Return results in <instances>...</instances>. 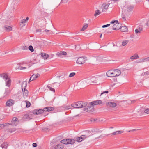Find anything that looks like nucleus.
<instances>
[{"label": "nucleus", "instance_id": "nucleus-61", "mask_svg": "<svg viewBox=\"0 0 149 149\" xmlns=\"http://www.w3.org/2000/svg\"><path fill=\"white\" fill-rule=\"evenodd\" d=\"M84 61H87V60H88V59H87V57H86L85 58L84 57Z\"/></svg>", "mask_w": 149, "mask_h": 149}, {"label": "nucleus", "instance_id": "nucleus-17", "mask_svg": "<svg viewBox=\"0 0 149 149\" xmlns=\"http://www.w3.org/2000/svg\"><path fill=\"white\" fill-rule=\"evenodd\" d=\"M123 132L122 131H118L115 132H114L113 133L107 134L106 135V136H107L108 135H111V134H112L113 135H116L118 134H121V133H122Z\"/></svg>", "mask_w": 149, "mask_h": 149}, {"label": "nucleus", "instance_id": "nucleus-51", "mask_svg": "<svg viewBox=\"0 0 149 149\" xmlns=\"http://www.w3.org/2000/svg\"><path fill=\"white\" fill-rule=\"evenodd\" d=\"M67 0H61V3H65L67 2Z\"/></svg>", "mask_w": 149, "mask_h": 149}, {"label": "nucleus", "instance_id": "nucleus-15", "mask_svg": "<svg viewBox=\"0 0 149 149\" xmlns=\"http://www.w3.org/2000/svg\"><path fill=\"white\" fill-rule=\"evenodd\" d=\"M44 112L50 111L54 110V108L52 107H48L44 108Z\"/></svg>", "mask_w": 149, "mask_h": 149}, {"label": "nucleus", "instance_id": "nucleus-53", "mask_svg": "<svg viewBox=\"0 0 149 149\" xmlns=\"http://www.w3.org/2000/svg\"><path fill=\"white\" fill-rule=\"evenodd\" d=\"M26 21L24 19H23V20H21V22L22 24H24V23H25Z\"/></svg>", "mask_w": 149, "mask_h": 149}, {"label": "nucleus", "instance_id": "nucleus-32", "mask_svg": "<svg viewBox=\"0 0 149 149\" xmlns=\"http://www.w3.org/2000/svg\"><path fill=\"white\" fill-rule=\"evenodd\" d=\"M101 13V12L100 10H97L95 11V13L94 15V16L96 17V16L100 14Z\"/></svg>", "mask_w": 149, "mask_h": 149}, {"label": "nucleus", "instance_id": "nucleus-11", "mask_svg": "<svg viewBox=\"0 0 149 149\" xmlns=\"http://www.w3.org/2000/svg\"><path fill=\"white\" fill-rule=\"evenodd\" d=\"M102 103V100H95L91 102V105L94 106L97 104H101Z\"/></svg>", "mask_w": 149, "mask_h": 149}, {"label": "nucleus", "instance_id": "nucleus-13", "mask_svg": "<svg viewBox=\"0 0 149 149\" xmlns=\"http://www.w3.org/2000/svg\"><path fill=\"white\" fill-rule=\"evenodd\" d=\"M14 101L12 99H10L7 101L6 102V105L7 106L10 107L14 104Z\"/></svg>", "mask_w": 149, "mask_h": 149}, {"label": "nucleus", "instance_id": "nucleus-43", "mask_svg": "<svg viewBox=\"0 0 149 149\" xmlns=\"http://www.w3.org/2000/svg\"><path fill=\"white\" fill-rule=\"evenodd\" d=\"M118 20H113V21H112L111 22H110V23L111 24H114L115 23H118Z\"/></svg>", "mask_w": 149, "mask_h": 149}, {"label": "nucleus", "instance_id": "nucleus-44", "mask_svg": "<svg viewBox=\"0 0 149 149\" xmlns=\"http://www.w3.org/2000/svg\"><path fill=\"white\" fill-rule=\"evenodd\" d=\"M27 68L26 67H21L20 66H19V68H19L20 70H22L23 69H26Z\"/></svg>", "mask_w": 149, "mask_h": 149}, {"label": "nucleus", "instance_id": "nucleus-50", "mask_svg": "<svg viewBox=\"0 0 149 149\" xmlns=\"http://www.w3.org/2000/svg\"><path fill=\"white\" fill-rule=\"evenodd\" d=\"M32 146L33 147H36L37 146V145L36 143H34L33 144Z\"/></svg>", "mask_w": 149, "mask_h": 149}, {"label": "nucleus", "instance_id": "nucleus-14", "mask_svg": "<svg viewBox=\"0 0 149 149\" xmlns=\"http://www.w3.org/2000/svg\"><path fill=\"white\" fill-rule=\"evenodd\" d=\"M23 97L24 98L27 97L28 95V91L26 89H22Z\"/></svg>", "mask_w": 149, "mask_h": 149}, {"label": "nucleus", "instance_id": "nucleus-40", "mask_svg": "<svg viewBox=\"0 0 149 149\" xmlns=\"http://www.w3.org/2000/svg\"><path fill=\"white\" fill-rule=\"evenodd\" d=\"M128 41H127V40L124 41L122 42V45L123 46H124L127 44L128 43Z\"/></svg>", "mask_w": 149, "mask_h": 149}, {"label": "nucleus", "instance_id": "nucleus-46", "mask_svg": "<svg viewBox=\"0 0 149 149\" xmlns=\"http://www.w3.org/2000/svg\"><path fill=\"white\" fill-rule=\"evenodd\" d=\"M141 61H142L141 59L140 60H137L136 61V63H140L141 62H141Z\"/></svg>", "mask_w": 149, "mask_h": 149}, {"label": "nucleus", "instance_id": "nucleus-25", "mask_svg": "<svg viewBox=\"0 0 149 149\" xmlns=\"http://www.w3.org/2000/svg\"><path fill=\"white\" fill-rule=\"evenodd\" d=\"M27 85L26 82L24 81L22 84V89H26Z\"/></svg>", "mask_w": 149, "mask_h": 149}, {"label": "nucleus", "instance_id": "nucleus-54", "mask_svg": "<svg viewBox=\"0 0 149 149\" xmlns=\"http://www.w3.org/2000/svg\"><path fill=\"white\" fill-rule=\"evenodd\" d=\"M41 30H42L40 29H37L36 30V32H41Z\"/></svg>", "mask_w": 149, "mask_h": 149}, {"label": "nucleus", "instance_id": "nucleus-16", "mask_svg": "<svg viewBox=\"0 0 149 149\" xmlns=\"http://www.w3.org/2000/svg\"><path fill=\"white\" fill-rule=\"evenodd\" d=\"M120 30L121 31L123 32H127L128 31L127 28L125 26H123L120 27Z\"/></svg>", "mask_w": 149, "mask_h": 149}, {"label": "nucleus", "instance_id": "nucleus-47", "mask_svg": "<svg viewBox=\"0 0 149 149\" xmlns=\"http://www.w3.org/2000/svg\"><path fill=\"white\" fill-rule=\"evenodd\" d=\"M88 24H84V30L86 29L88 26Z\"/></svg>", "mask_w": 149, "mask_h": 149}, {"label": "nucleus", "instance_id": "nucleus-26", "mask_svg": "<svg viewBox=\"0 0 149 149\" xmlns=\"http://www.w3.org/2000/svg\"><path fill=\"white\" fill-rule=\"evenodd\" d=\"M16 130V129L15 128H9L8 129L7 131L8 132L11 133H12L15 131Z\"/></svg>", "mask_w": 149, "mask_h": 149}, {"label": "nucleus", "instance_id": "nucleus-35", "mask_svg": "<svg viewBox=\"0 0 149 149\" xmlns=\"http://www.w3.org/2000/svg\"><path fill=\"white\" fill-rule=\"evenodd\" d=\"M8 145V144L7 143H3L2 144L1 146L3 148H5L7 147Z\"/></svg>", "mask_w": 149, "mask_h": 149}, {"label": "nucleus", "instance_id": "nucleus-45", "mask_svg": "<svg viewBox=\"0 0 149 149\" xmlns=\"http://www.w3.org/2000/svg\"><path fill=\"white\" fill-rule=\"evenodd\" d=\"M110 25V24H108L106 25H103V26H102V27L103 28L109 26Z\"/></svg>", "mask_w": 149, "mask_h": 149}, {"label": "nucleus", "instance_id": "nucleus-19", "mask_svg": "<svg viewBox=\"0 0 149 149\" xmlns=\"http://www.w3.org/2000/svg\"><path fill=\"white\" fill-rule=\"evenodd\" d=\"M142 30L143 28L142 27H139L135 30V32L136 34H139L141 33Z\"/></svg>", "mask_w": 149, "mask_h": 149}, {"label": "nucleus", "instance_id": "nucleus-60", "mask_svg": "<svg viewBox=\"0 0 149 149\" xmlns=\"http://www.w3.org/2000/svg\"><path fill=\"white\" fill-rule=\"evenodd\" d=\"M81 31H84V25L83 26L82 28L81 29Z\"/></svg>", "mask_w": 149, "mask_h": 149}, {"label": "nucleus", "instance_id": "nucleus-21", "mask_svg": "<svg viewBox=\"0 0 149 149\" xmlns=\"http://www.w3.org/2000/svg\"><path fill=\"white\" fill-rule=\"evenodd\" d=\"M64 147L62 144H59L54 147L55 149H63Z\"/></svg>", "mask_w": 149, "mask_h": 149}, {"label": "nucleus", "instance_id": "nucleus-49", "mask_svg": "<svg viewBox=\"0 0 149 149\" xmlns=\"http://www.w3.org/2000/svg\"><path fill=\"white\" fill-rule=\"evenodd\" d=\"M61 53H62V55H63L65 56L67 55V53L63 51L61 52Z\"/></svg>", "mask_w": 149, "mask_h": 149}, {"label": "nucleus", "instance_id": "nucleus-58", "mask_svg": "<svg viewBox=\"0 0 149 149\" xmlns=\"http://www.w3.org/2000/svg\"><path fill=\"white\" fill-rule=\"evenodd\" d=\"M135 102V100H133L131 101V102L132 103H134Z\"/></svg>", "mask_w": 149, "mask_h": 149}, {"label": "nucleus", "instance_id": "nucleus-28", "mask_svg": "<svg viewBox=\"0 0 149 149\" xmlns=\"http://www.w3.org/2000/svg\"><path fill=\"white\" fill-rule=\"evenodd\" d=\"M139 58V56L137 54H135L134 55L131 57L130 59L131 60H134Z\"/></svg>", "mask_w": 149, "mask_h": 149}, {"label": "nucleus", "instance_id": "nucleus-6", "mask_svg": "<svg viewBox=\"0 0 149 149\" xmlns=\"http://www.w3.org/2000/svg\"><path fill=\"white\" fill-rule=\"evenodd\" d=\"M19 122V121L18 120V118L16 117H14L11 121L10 123H9V124H8V125H13L16 126L17 125Z\"/></svg>", "mask_w": 149, "mask_h": 149}, {"label": "nucleus", "instance_id": "nucleus-9", "mask_svg": "<svg viewBox=\"0 0 149 149\" xmlns=\"http://www.w3.org/2000/svg\"><path fill=\"white\" fill-rule=\"evenodd\" d=\"M40 75V74L38 73H37L35 75L34 74H33L30 77L29 81V83L31 81L35 80Z\"/></svg>", "mask_w": 149, "mask_h": 149}, {"label": "nucleus", "instance_id": "nucleus-59", "mask_svg": "<svg viewBox=\"0 0 149 149\" xmlns=\"http://www.w3.org/2000/svg\"><path fill=\"white\" fill-rule=\"evenodd\" d=\"M146 25L148 26H149V20L147 21L146 23Z\"/></svg>", "mask_w": 149, "mask_h": 149}, {"label": "nucleus", "instance_id": "nucleus-39", "mask_svg": "<svg viewBox=\"0 0 149 149\" xmlns=\"http://www.w3.org/2000/svg\"><path fill=\"white\" fill-rule=\"evenodd\" d=\"M47 87L50 90L54 92H55V89L53 88H52V87L49 86H47Z\"/></svg>", "mask_w": 149, "mask_h": 149}, {"label": "nucleus", "instance_id": "nucleus-24", "mask_svg": "<svg viewBox=\"0 0 149 149\" xmlns=\"http://www.w3.org/2000/svg\"><path fill=\"white\" fill-rule=\"evenodd\" d=\"M10 92V91L9 88H7L5 89V92L4 93L5 96H7L9 95Z\"/></svg>", "mask_w": 149, "mask_h": 149}, {"label": "nucleus", "instance_id": "nucleus-37", "mask_svg": "<svg viewBox=\"0 0 149 149\" xmlns=\"http://www.w3.org/2000/svg\"><path fill=\"white\" fill-rule=\"evenodd\" d=\"M109 4H103L102 5V6L103 7H104V9H106V10L108 8V7H109Z\"/></svg>", "mask_w": 149, "mask_h": 149}, {"label": "nucleus", "instance_id": "nucleus-52", "mask_svg": "<svg viewBox=\"0 0 149 149\" xmlns=\"http://www.w3.org/2000/svg\"><path fill=\"white\" fill-rule=\"evenodd\" d=\"M22 49H23V50L27 49V47L26 46H24L22 48Z\"/></svg>", "mask_w": 149, "mask_h": 149}, {"label": "nucleus", "instance_id": "nucleus-18", "mask_svg": "<svg viewBox=\"0 0 149 149\" xmlns=\"http://www.w3.org/2000/svg\"><path fill=\"white\" fill-rule=\"evenodd\" d=\"M107 104V106L112 107H115L116 106V103L114 102H109Z\"/></svg>", "mask_w": 149, "mask_h": 149}, {"label": "nucleus", "instance_id": "nucleus-48", "mask_svg": "<svg viewBox=\"0 0 149 149\" xmlns=\"http://www.w3.org/2000/svg\"><path fill=\"white\" fill-rule=\"evenodd\" d=\"M108 92H108V91H104L103 92H102V93H101V95H102V94H103L104 93H108Z\"/></svg>", "mask_w": 149, "mask_h": 149}, {"label": "nucleus", "instance_id": "nucleus-4", "mask_svg": "<svg viewBox=\"0 0 149 149\" xmlns=\"http://www.w3.org/2000/svg\"><path fill=\"white\" fill-rule=\"evenodd\" d=\"M44 109H37L33 110L31 113L34 114L39 115L42 114L43 116H45L46 115L44 114Z\"/></svg>", "mask_w": 149, "mask_h": 149}, {"label": "nucleus", "instance_id": "nucleus-3", "mask_svg": "<svg viewBox=\"0 0 149 149\" xmlns=\"http://www.w3.org/2000/svg\"><path fill=\"white\" fill-rule=\"evenodd\" d=\"M95 111L94 107L91 105V102L89 103L88 104L87 102H84V111L90 113H93Z\"/></svg>", "mask_w": 149, "mask_h": 149}, {"label": "nucleus", "instance_id": "nucleus-63", "mask_svg": "<svg viewBox=\"0 0 149 149\" xmlns=\"http://www.w3.org/2000/svg\"><path fill=\"white\" fill-rule=\"evenodd\" d=\"M29 19V18L28 17H27L26 19H24L26 21H27Z\"/></svg>", "mask_w": 149, "mask_h": 149}, {"label": "nucleus", "instance_id": "nucleus-33", "mask_svg": "<svg viewBox=\"0 0 149 149\" xmlns=\"http://www.w3.org/2000/svg\"><path fill=\"white\" fill-rule=\"evenodd\" d=\"M45 31L47 33V34H53V32L50 30H48L47 29H45Z\"/></svg>", "mask_w": 149, "mask_h": 149}, {"label": "nucleus", "instance_id": "nucleus-30", "mask_svg": "<svg viewBox=\"0 0 149 149\" xmlns=\"http://www.w3.org/2000/svg\"><path fill=\"white\" fill-rule=\"evenodd\" d=\"M12 28L10 26H6L5 27V30L6 31H10L12 30Z\"/></svg>", "mask_w": 149, "mask_h": 149}, {"label": "nucleus", "instance_id": "nucleus-27", "mask_svg": "<svg viewBox=\"0 0 149 149\" xmlns=\"http://www.w3.org/2000/svg\"><path fill=\"white\" fill-rule=\"evenodd\" d=\"M134 7L132 6H128L127 7V10L128 12L131 11L133 10Z\"/></svg>", "mask_w": 149, "mask_h": 149}, {"label": "nucleus", "instance_id": "nucleus-20", "mask_svg": "<svg viewBox=\"0 0 149 149\" xmlns=\"http://www.w3.org/2000/svg\"><path fill=\"white\" fill-rule=\"evenodd\" d=\"M41 56L45 59H47L49 56V55L47 54L43 53H41Z\"/></svg>", "mask_w": 149, "mask_h": 149}, {"label": "nucleus", "instance_id": "nucleus-7", "mask_svg": "<svg viewBox=\"0 0 149 149\" xmlns=\"http://www.w3.org/2000/svg\"><path fill=\"white\" fill-rule=\"evenodd\" d=\"M93 131H90L88 130H84V139L87 138L92 135Z\"/></svg>", "mask_w": 149, "mask_h": 149}, {"label": "nucleus", "instance_id": "nucleus-8", "mask_svg": "<svg viewBox=\"0 0 149 149\" xmlns=\"http://www.w3.org/2000/svg\"><path fill=\"white\" fill-rule=\"evenodd\" d=\"M121 24L119 22L116 23L112 26V29L113 30H118L120 29Z\"/></svg>", "mask_w": 149, "mask_h": 149}, {"label": "nucleus", "instance_id": "nucleus-36", "mask_svg": "<svg viewBox=\"0 0 149 149\" xmlns=\"http://www.w3.org/2000/svg\"><path fill=\"white\" fill-rule=\"evenodd\" d=\"M25 102L26 103V107L27 108H28L30 107L31 105V103L29 101H26Z\"/></svg>", "mask_w": 149, "mask_h": 149}, {"label": "nucleus", "instance_id": "nucleus-64", "mask_svg": "<svg viewBox=\"0 0 149 149\" xmlns=\"http://www.w3.org/2000/svg\"><path fill=\"white\" fill-rule=\"evenodd\" d=\"M148 73H149V72L148 71H147L146 72H145L144 74H145V73H146V74H148Z\"/></svg>", "mask_w": 149, "mask_h": 149}, {"label": "nucleus", "instance_id": "nucleus-42", "mask_svg": "<svg viewBox=\"0 0 149 149\" xmlns=\"http://www.w3.org/2000/svg\"><path fill=\"white\" fill-rule=\"evenodd\" d=\"M144 112L147 114H149V108L146 109L144 111Z\"/></svg>", "mask_w": 149, "mask_h": 149}, {"label": "nucleus", "instance_id": "nucleus-12", "mask_svg": "<svg viewBox=\"0 0 149 149\" xmlns=\"http://www.w3.org/2000/svg\"><path fill=\"white\" fill-rule=\"evenodd\" d=\"M77 63L79 64L84 63V58L83 57H79L77 61Z\"/></svg>", "mask_w": 149, "mask_h": 149}, {"label": "nucleus", "instance_id": "nucleus-2", "mask_svg": "<svg viewBox=\"0 0 149 149\" xmlns=\"http://www.w3.org/2000/svg\"><path fill=\"white\" fill-rule=\"evenodd\" d=\"M121 73L120 70L118 69H115L113 71L109 70L106 73L107 76L110 77H113L118 76Z\"/></svg>", "mask_w": 149, "mask_h": 149}, {"label": "nucleus", "instance_id": "nucleus-55", "mask_svg": "<svg viewBox=\"0 0 149 149\" xmlns=\"http://www.w3.org/2000/svg\"><path fill=\"white\" fill-rule=\"evenodd\" d=\"M42 130H43L44 131H46L49 130V129L47 128L44 127V128H42Z\"/></svg>", "mask_w": 149, "mask_h": 149}, {"label": "nucleus", "instance_id": "nucleus-41", "mask_svg": "<svg viewBox=\"0 0 149 149\" xmlns=\"http://www.w3.org/2000/svg\"><path fill=\"white\" fill-rule=\"evenodd\" d=\"M76 74L75 72H72L70 73L69 76V77H73Z\"/></svg>", "mask_w": 149, "mask_h": 149}, {"label": "nucleus", "instance_id": "nucleus-57", "mask_svg": "<svg viewBox=\"0 0 149 149\" xmlns=\"http://www.w3.org/2000/svg\"><path fill=\"white\" fill-rule=\"evenodd\" d=\"M136 130H136V129H132V130H129V132H130L131 131H136Z\"/></svg>", "mask_w": 149, "mask_h": 149}, {"label": "nucleus", "instance_id": "nucleus-22", "mask_svg": "<svg viewBox=\"0 0 149 149\" xmlns=\"http://www.w3.org/2000/svg\"><path fill=\"white\" fill-rule=\"evenodd\" d=\"M5 81L6 82V86L8 87H9L10 86L11 84V80L10 78L8 79Z\"/></svg>", "mask_w": 149, "mask_h": 149}, {"label": "nucleus", "instance_id": "nucleus-56", "mask_svg": "<svg viewBox=\"0 0 149 149\" xmlns=\"http://www.w3.org/2000/svg\"><path fill=\"white\" fill-rule=\"evenodd\" d=\"M62 55H63L62 53H61V52L59 53L58 54V56H61Z\"/></svg>", "mask_w": 149, "mask_h": 149}, {"label": "nucleus", "instance_id": "nucleus-23", "mask_svg": "<svg viewBox=\"0 0 149 149\" xmlns=\"http://www.w3.org/2000/svg\"><path fill=\"white\" fill-rule=\"evenodd\" d=\"M31 118L28 114H25L23 117V119L24 120H29Z\"/></svg>", "mask_w": 149, "mask_h": 149}, {"label": "nucleus", "instance_id": "nucleus-38", "mask_svg": "<svg viewBox=\"0 0 149 149\" xmlns=\"http://www.w3.org/2000/svg\"><path fill=\"white\" fill-rule=\"evenodd\" d=\"M29 49L31 52H33L34 51V49L33 46L31 45H30L29 47Z\"/></svg>", "mask_w": 149, "mask_h": 149}, {"label": "nucleus", "instance_id": "nucleus-34", "mask_svg": "<svg viewBox=\"0 0 149 149\" xmlns=\"http://www.w3.org/2000/svg\"><path fill=\"white\" fill-rule=\"evenodd\" d=\"M142 61V62H143L146 61H149V57L147 58H141Z\"/></svg>", "mask_w": 149, "mask_h": 149}, {"label": "nucleus", "instance_id": "nucleus-10", "mask_svg": "<svg viewBox=\"0 0 149 149\" xmlns=\"http://www.w3.org/2000/svg\"><path fill=\"white\" fill-rule=\"evenodd\" d=\"M1 77H2L6 81L8 79L10 78L8 76V73H4L1 74Z\"/></svg>", "mask_w": 149, "mask_h": 149}, {"label": "nucleus", "instance_id": "nucleus-5", "mask_svg": "<svg viewBox=\"0 0 149 149\" xmlns=\"http://www.w3.org/2000/svg\"><path fill=\"white\" fill-rule=\"evenodd\" d=\"M83 102L82 101H78L72 104L71 106L72 107L76 108H81L83 107Z\"/></svg>", "mask_w": 149, "mask_h": 149}, {"label": "nucleus", "instance_id": "nucleus-1", "mask_svg": "<svg viewBox=\"0 0 149 149\" xmlns=\"http://www.w3.org/2000/svg\"><path fill=\"white\" fill-rule=\"evenodd\" d=\"M84 135H81L80 137H77L75 138V139H65L61 140L60 142L61 143L65 144H74L75 141L78 142H81L83 140Z\"/></svg>", "mask_w": 149, "mask_h": 149}, {"label": "nucleus", "instance_id": "nucleus-31", "mask_svg": "<svg viewBox=\"0 0 149 149\" xmlns=\"http://www.w3.org/2000/svg\"><path fill=\"white\" fill-rule=\"evenodd\" d=\"M61 107L65 110H68L70 109L71 107L70 106H66L63 105L61 106Z\"/></svg>", "mask_w": 149, "mask_h": 149}, {"label": "nucleus", "instance_id": "nucleus-62", "mask_svg": "<svg viewBox=\"0 0 149 149\" xmlns=\"http://www.w3.org/2000/svg\"><path fill=\"white\" fill-rule=\"evenodd\" d=\"M106 10H107L104 8V9H103V10H102V12H103L106 11Z\"/></svg>", "mask_w": 149, "mask_h": 149}, {"label": "nucleus", "instance_id": "nucleus-29", "mask_svg": "<svg viewBox=\"0 0 149 149\" xmlns=\"http://www.w3.org/2000/svg\"><path fill=\"white\" fill-rule=\"evenodd\" d=\"M8 124H9L8 123H5V124H0V130L3 128L5 126H7Z\"/></svg>", "mask_w": 149, "mask_h": 149}]
</instances>
